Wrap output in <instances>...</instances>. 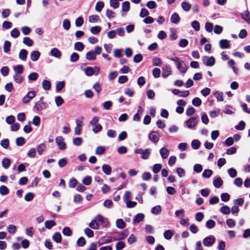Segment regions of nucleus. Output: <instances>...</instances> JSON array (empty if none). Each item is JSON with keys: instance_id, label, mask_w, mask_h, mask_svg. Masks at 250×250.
Returning a JSON list of instances; mask_svg holds the SVG:
<instances>
[{"instance_id": "obj_1", "label": "nucleus", "mask_w": 250, "mask_h": 250, "mask_svg": "<svg viewBox=\"0 0 250 250\" xmlns=\"http://www.w3.org/2000/svg\"><path fill=\"white\" fill-rule=\"evenodd\" d=\"M197 123L198 120L196 117H191L185 122V124L188 128L193 129Z\"/></svg>"}, {"instance_id": "obj_2", "label": "nucleus", "mask_w": 250, "mask_h": 250, "mask_svg": "<svg viewBox=\"0 0 250 250\" xmlns=\"http://www.w3.org/2000/svg\"><path fill=\"white\" fill-rule=\"evenodd\" d=\"M56 142L60 150H64L66 148V143L62 136H58L56 139Z\"/></svg>"}, {"instance_id": "obj_3", "label": "nucleus", "mask_w": 250, "mask_h": 250, "mask_svg": "<svg viewBox=\"0 0 250 250\" xmlns=\"http://www.w3.org/2000/svg\"><path fill=\"white\" fill-rule=\"evenodd\" d=\"M36 96V92L34 91H29L22 99V102L24 104L28 103L32 99Z\"/></svg>"}, {"instance_id": "obj_4", "label": "nucleus", "mask_w": 250, "mask_h": 250, "mask_svg": "<svg viewBox=\"0 0 250 250\" xmlns=\"http://www.w3.org/2000/svg\"><path fill=\"white\" fill-rule=\"evenodd\" d=\"M99 71V69L97 67H88L85 69V73L87 76H91L94 74H97Z\"/></svg>"}, {"instance_id": "obj_5", "label": "nucleus", "mask_w": 250, "mask_h": 250, "mask_svg": "<svg viewBox=\"0 0 250 250\" xmlns=\"http://www.w3.org/2000/svg\"><path fill=\"white\" fill-rule=\"evenodd\" d=\"M149 139L154 144L158 142L159 140V135L156 131L151 132L148 135Z\"/></svg>"}, {"instance_id": "obj_6", "label": "nucleus", "mask_w": 250, "mask_h": 250, "mask_svg": "<svg viewBox=\"0 0 250 250\" xmlns=\"http://www.w3.org/2000/svg\"><path fill=\"white\" fill-rule=\"evenodd\" d=\"M215 238L212 236H210L204 238L203 240V244L205 246L209 247L215 242Z\"/></svg>"}, {"instance_id": "obj_7", "label": "nucleus", "mask_w": 250, "mask_h": 250, "mask_svg": "<svg viewBox=\"0 0 250 250\" xmlns=\"http://www.w3.org/2000/svg\"><path fill=\"white\" fill-rule=\"evenodd\" d=\"M76 122V126L75 127V133L76 135H80L82 129L83 123L82 121L79 120H77Z\"/></svg>"}, {"instance_id": "obj_8", "label": "nucleus", "mask_w": 250, "mask_h": 250, "mask_svg": "<svg viewBox=\"0 0 250 250\" xmlns=\"http://www.w3.org/2000/svg\"><path fill=\"white\" fill-rule=\"evenodd\" d=\"M229 42H230L228 40H226V39H223V40H221L219 41V46H220V48L224 49H227V48H229V47L230 46Z\"/></svg>"}, {"instance_id": "obj_9", "label": "nucleus", "mask_w": 250, "mask_h": 250, "mask_svg": "<svg viewBox=\"0 0 250 250\" xmlns=\"http://www.w3.org/2000/svg\"><path fill=\"white\" fill-rule=\"evenodd\" d=\"M42 98L41 99V100L37 103H35L34 105V108L37 110V111H41L42 110H43L45 108V105L44 103L42 101Z\"/></svg>"}, {"instance_id": "obj_10", "label": "nucleus", "mask_w": 250, "mask_h": 250, "mask_svg": "<svg viewBox=\"0 0 250 250\" xmlns=\"http://www.w3.org/2000/svg\"><path fill=\"white\" fill-rule=\"evenodd\" d=\"M241 16L242 19L250 25V13L248 11H245L242 13Z\"/></svg>"}, {"instance_id": "obj_11", "label": "nucleus", "mask_w": 250, "mask_h": 250, "mask_svg": "<svg viewBox=\"0 0 250 250\" xmlns=\"http://www.w3.org/2000/svg\"><path fill=\"white\" fill-rule=\"evenodd\" d=\"M95 218L97 220V221H98L99 222L101 223V225H103L104 226H107L109 224L106 219H105L103 216H102L101 215H98Z\"/></svg>"}, {"instance_id": "obj_12", "label": "nucleus", "mask_w": 250, "mask_h": 250, "mask_svg": "<svg viewBox=\"0 0 250 250\" xmlns=\"http://www.w3.org/2000/svg\"><path fill=\"white\" fill-rule=\"evenodd\" d=\"M169 153V150L166 147H162L160 149V154L163 159L167 158Z\"/></svg>"}, {"instance_id": "obj_13", "label": "nucleus", "mask_w": 250, "mask_h": 250, "mask_svg": "<svg viewBox=\"0 0 250 250\" xmlns=\"http://www.w3.org/2000/svg\"><path fill=\"white\" fill-rule=\"evenodd\" d=\"M145 217V215L143 213H138L135 215L133 220V223H139L140 222L142 221Z\"/></svg>"}, {"instance_id": "obj_14", "label": "nucleus", "mask_w": 250, "mask_h": 250, "mask_svg": "<svg viewBox=\"0 0 250 250\" xmlns=\"http://www.w3.org/2000/svg\"><path fill=\"white\" fill-rule=\"evenodd\" d=\"M223 184V181L220 177L215 178L213 181L214 186L216 188H219Z\"/></svg>"}, {"instance_id": "obj_15", "label": "nucleus", "mask_w": 250, "mask_h": 250, "mask_svg": "<svg viewBox=\"0 0 250 250\" xmlns=\"http://www.w3.org/2000/svg\"><path fill=\"white\" fill-rule=\"evenodd\" d=\"M40 56V53L38 51H34L30 54L31 60L33 62L37 61Z\"/></svg>"}, {"instance_id": "obj_16", "label": "nucleus", "mask_w": 250, "mask_h": 250, "mask_svg": "<svg viewBox=\"0 0 250 250\" xmlns=\"http://www.w3.org/2000/svg\"><path fill=\"white\" fill-rule=\"evenodd\" d=\"M102 170L103 171L106 175H110L111 173L112 168L111 167L108 165H104L102 166Z\"/></svg>"}, {"instance_id": "obj_17", "label": "nucleus", "mask_w": 250, "mask_h": 250, "mask_svg": "<svg viewBox=\"0 0 250 250\" xmlns=\"http://www.w3.org/2000/svg\"><path fill=\"white\" fill-rule=\"evenodd\" d=\"M130 9V3L128 1H126L123 2L122 4V12L126 13Z\"/></svg>"}, {"instance_id": "obj_18", "label": "nucleus", "mask_w": 250, "mask_h": 250, "mask_svg": "<svg viewBox=\"0 0 250 250\" xmlns=\"http://www.w3.org/2000/svg\"><path fill=\"white\" fill-rule=\"evenodd\" d=\"M50 53L51 55L57 58H60L61 56V52L56 48L51 49Z\"/></svg>"}, {"instance_id": "obj_19", "label": "nucleus", "mask_w": 250, "mask_h": 250, "mask_svg": "<svg viewBox=\"0 0 250 250\" xmlns=\"http://www.w3.org/2000/svg\"><path fill=\"white\" fill-rule=\"evenodd\" d=\"M181 7L183 10L186 12H188L190 10L191 5L186 1H183L181 3Z\"/></svg>"}, {"instance_id": "obj_20", "label": "nucleus", "mask_w": 250, "mask_h": 250, "mask_svg": "<svg viewBox=\"0 0 250 250\" xmlns=\"http://www.w3.org/2000/svg\"><path fill=\"white\" fill-rule=\"evenodd\" d=\"M116 226L118 228L124 229L125 227V223L122 219H118L116 221Z\"/></svg>"}, {"instance_id": "obj_21", "label": "nucleus", "mask_w": 250, "mask_h": 250, "mask_svg": "<svg viewBox=\"0 0 250 250\" xmlns=\"http://www.w3.org/2000/svg\"><path fill=\"white\" fill-rule=\"evenodd\" d=\"M74 48L79 51H82L83 50L84 45L83 42H78L75 43Z\"/></svg>"}, {"instance_id": "obj_22", "label": "nucleus", "mask_w": 250, "mask_h": 250, "mask_svg": "<svg viewBox=\"0 0 250 250\" xmlns=\"http://www.w3.org/2000/svg\"><path fill=\"white\" fill-rule=\"evenodd\" d=\"M27 51L25 49H21L19 54V58L22 61H25L26 59Z\"/></svg>"}, {"instance_id": "obj_23", "label": "nucleus", "mask_w": 250, "mask_h": 250, "mask_svg": "<svg viewBox=\"0 0 250 250\" xmlns=\"http://www.w3.org/2000/svg\"><path fill=\"white\" fill-rule=\"evenodd\" d=\"M46 145L44 143H42L37 146V151L39 155H42L43 152L46 149Z\"/></svg>"}, {"instance_id": "obj_24", "label": "nucleus", "mask_w": 250, "mask_h": 250, "mask_svg": "<svg viewBox=\"0 0 250 250\" xmlns=\"http://www.w3.org/2000/svg\"><path fill=\"white\" fill-rule=\"evenodd\" d=\"M99 224L97 222V220L95 219V220H92L89 224V226L91 229H98L99 228Z\"/></svg>"}, {"instance_id": "obj_25", "label": "nucleus", "mask_w": 250, "mask_h": 250, "mask_svg": "<svg viewBox=\"0 0 250 250\" xmlns=\"http://www.w3.org/2000/svg\"><path fill=\"white\" fill-rule=\"evenodd\" d=\"M220 210L223 214L225 215H228L230 212V208L226 205L222 206L220 208Z\"/></svg>"}, {"instance_id": "obj_26", "label": "nucleus", "mask_w": 250, "mask_h": 250, "mask_svg": "<svg viewBox=\"0 0 250 250\" xmlns=\"http://www.w3.org/2000/svg\"><path fill=\"white\" fill-rule=\"evenodd\" d=\"M171 21L174 23H177L180 21V17L178 14L176 13L173 14L170 19Z\"/></svg>"}, {"instance_id": "obj_27", "label": "nucleus", "mask_w": 250, "mask_h": 250, "mask_svg": "<svg viewBox=\"0 0 250 250\" xmlns=\"http://www.w3.org/2000/svg\"><path fill=\"white\" fill-rule=\"evenodd\" d=\"M56 223L52 220L46 221L44 223V226L48 229H51L53 227L56 226Z\"/></svg>"}, {"instance_id": "obj_28", "label": "nucleus", "mask_w": 250, "mask_h": 250, "mask_svg": "<svg viewBox=\"0 0 250 250\" xmlns=\"http://www.w3.org/2000/svg\"><path fill=\"white\" fill-rule=\"evenodd\" d=\"M23 43L28 46H31L33 45V41L29 37H26L23 39Z\"/></svg>"}, {"instance_id": "obj_29", "label": "nucleus", "mask_w": 250, "mask_h": 250, "mask_svg": "<svg viewBox=\"0 0 250 250\" xmlns=\"http://www.w3.org/2000/svg\"><path fill=\"white\" fill-rule=\"evenodd\" d=\"M170 68L168 67H165L163 68L162 71V76L167 77L171 74Z\"/></svg>"}, {"instance_id": "obj_30", "label": "nucleus", "mask_w": 250, "mask_h": 250, "mask_svg": "<svg viewBox=\"0 0 250 250\" xmlns=\"http://www.w3.org/2000/svg\"><path fill=\"white\" fill-rule=\"evenodd\" d=\"M10 163L11 161L8 158H4L2 161V167L5 169H7L10 167Z\"/></svg>"}, {"instance_id": "obj_31", "label": "nucleus", "mask_w": 250, "mask_h": 250, "mask_svg": "<svg viewBox=\"0 0 250 250\" xmlns=\"http://www.w3.org/2000/svg\"><path fill=\"white\" fill-rule=\"evenodd\" d=\"M42 87L45 90H49L51 88V83L48 80H44L42 83Z\"/></svg>"}, {"instance_id": "obj_32", "label": "nucleus", "mask_w": 250, "mask_h": 250, "mask_svg": "<svg viewBox=\"0 0 250 250\" xmlns=\"http://www.w3.org/2000/svg\"><path fill=\"white\" fill-rule=\"evenodd\" d=\"M36 155V150L35 148H31L29 149L27 153L28 157L33 158H35Z\"/></svg>"}, {"instance_id": "obj_33", "label": "nucleus", "mask_w": 250, "mask_h": 250, "mask_svg": "<svg viewBox=\"0 0 250 250\" xmlns=\"http://www.w3.org/2000/svg\"><path fill=\"white\" fill-rule=\"evenodd\" d=\"M62 232L64 235L67 236H70L72 234V230L68 227H64L62 229Z\"/></svg>"}, {"instance_id": "obj_34", "label": "nucleus", "mask_w": 250, "mask_h": 250, "mask_svg": "<svg viewBox=\"0 0 250 250\" xmlns=\"http://www.w3.org/2000/svg\"><path fill=\"white\" fill-rule=\"evenodd\" d=\"M191 26L196 31H198L200 29V23L197 21H194L192 22Z\"/></svg>"}, {"instance_id": "obj_35", "label": "nucleus", "mask_w": 250, "mask_h": 250, "mask_svg": "<svg viewBox=\"0 0 250 250\" xmlns=\"http://www.w3.org/2000/svg\"><path fill=\"white\" fill-rule=\"evenodd\" d=\"M53 239L57 243H61L62 241V236L59 232H56L53 236Z\"/></svg>"}, {"instance_id": "obj_36", "label": "nucleus", "mask_w": 250, "mask_h": 250, "mask_svg": "<svg viewBox=\"0 0 250 250\" xmlns=\"http://www.w3.org/2000/svg\"><path fill=\"white\" fill-rule=\"evenodd\" d=\"M10 35L12 38H16L20 36V32L17 28H15L11 30Z\"/></svg>"}, {"instance_id": "obj_37", "label": "nucleus", "mask_w": 250, "mask_h": 250, "mask_svg": "<svg viewBox=\"0 0 250 250\" xmlns=\"http://www.w3.org/2000/svg\"><path fill=\"white\" fill-rule=\"evenodd\" d=\"M64 85L65 83L64 81L59 82L56 84V90L57 91H61L64 87Z\"/></svg>"}, {"instance_id": "obj_38", "label": "nucleus", "mask_w": 250, "mask_h": 250, "mask_svg": "<svg viewBox=\"0 0 250 250\" xmlns=\"http://www.w3.org/2000/svg\"><path fill=\"white\" fill-rule=\"evenodd\" d=\"M23 66L22 65H18L14 67V70L16 74H21L23 72Z\"/></svg>"}, {"instance_id": "obj_39", "label": "nucleus", "mask_w": 250, "mask_h": 250, "mask_svg": "<svg viewBox=\"0 0 250 250\" xmlns=\"http://www.w3.org/2000/svg\"><path fill=\"white\" fill-rule=\"evenodd\" d=\"M62 26L64 29L68 30L70 28V22L67 19H65L62 22Z\"/></svg>"}, {"instance_id": "obj_40", "label": "nucleus", "mask_w": 250, "mask_h": 250, "mask_svg": "<svg viewBox=\"0 0 250 250\" xmlns=\"http://www.w3.org/2000/svg\"><path fill=\"white\" fill-rule=\"evenodd\" d=\"M86 58L89 60H94L96 58V54L93 51H90L86 54Z\"/></svg>"}, {"instance_id": "obj_41", "label": "nucleus", "mask_w": 250, "mask_h": 250, "mask_svg": "<svg viewBox=\"0 0 250 250\" xmlns=\"http://www.w3.org/2000/svg\"><path fill=\"white\" fill-rule=\"evenodd\" d=\"M177 68L182 73H185L187 69L186 63H178Z\"/></svg>"}, {"instance_id": "obj_42", "label": "nucleus", "mask_w": 250, "mask_h": 250, "mask_svg": "<svg viewBox=\"0 0 250 250\" xmlns=\"http://www.w3.org/2000/svg\"><path fill=\"white\" fill-rule=\"evenodd\" d=\"M213 171L210 169H205L202 175L203 177L205 178H209L212 174Z\"/></svg>"}, {"instance_id": "obj_43", "label": "nucleus", "mask_w": 250, "mask_h": 250, "mask_svg": "<svg viewBox=\"0 0 250 250\" xmlns=\"http://www.w3.org/2000/svg\"><path fill=\"white\" fill-rule=\"evenodd\" d=\"M101 30V27L99 26H95L90 28L91 32L93 34H98Z\"/></svg>"}, {"instance_id": "obj_44", "label": "nucleus", "mask_w": 250, "mask_h": 250, "mask_svg": "<svg viewBox=\"0 0 250 250\" xmlns=\"http://www.w3.org/2000/svg\"><path fill=\"white\" fill-rule=\"evenodd\" d=\"M11 42L9 41H6L4 43L3 50L5 53L9 52L10 49Z\"/></svg>"}, {"instance_id": "obj_45", "label": "nucleus", "mask_w": 250, "mask_h": 250, "mask_svg": "<svg viewBox=\"0 0 250 250\" xmlns=\"http://www.w3.org/2000/svg\"><path fill=\"white\" fill-rule=\"evenodd\" d=\"M200 142L198 140H194L191 142V146L194 149H197L199 148Z\"/></svg>"}, {"instance_id": "obj_46", "label": "nucleus", "mask_w": 250, "mask_h": 250, "mask_svg": "<svg viewBox=\"0 0 250 250\" xmlns=\"http://www.w3.org/2000/svg\"><path fill=\"white\" fill-rule=\"evenodd\" d=\"M173 235L172 231L170 230H167L164 232V237L167 240H169L171 238Z\"/></svg>"}, {"instance_id": "obj_47", "label": "nucleus", "mask_w": 250, "mask_h": 250, "mask_svg": "<svg viewBox=\"0 0 250 250\" xmlns=\"http://www.w3.org/2000/svg\"><path fill=\"white\" fill-rule=\"evenodd\" d=\"M55 102L57 106H59L63 103L64 101L62 97L58 96L55 98Z\"/></svg>"}, {"instance_id": "obj_48", "label": "nucleus", "mask_w": 250, "mask_h": 250, "mask_svg": "<svg viewBox=\"0 0 250 250\" xmlns=\"http://www.w3.org/2000/svg\"><path fill=\"white\" fill-rule=\"evenodd\" d=\"M15 117L13 115L8 116L6 119V122L9 125H12L15 122Z\"/></svg>"}, {"instance_id": "obj_49", "label": "nucleus", "mask_w": 250, "mask_h": 250, "mask_svg": "<svg viewBox=\"0 0 250 250\" xmlns=\"http://www.w3.org/2000/svg\"><path fill=\"white\" fill-rule=\"evenodd\" d=\"M104 7V2L102 1H99L96 4L95 10L98 12H101Z\"/></svg>"}, {"instance_id": "obj_50", "label": "nucleus", "mask_w": 250, "mask_h": 250, "mask_svg": "<svg viewBox=\"0 0 250 250\" xmlns=\"http://www.w3.org/2000/svg\"><path fill=\"white\" fill-rule=\"evenodd\" d=\"M161 211V208L160 206H156L151 209V213L154 214H158Z\"/></svg>"}, {"instance_id": "obj_51", "label": "nucleus", "mask_w": 250, "mask_h": 250, "mask_svg": "<svg viewBox=\"0 0 250 250\" xmlns=\"http://www.w3.org/2000/svg\"><path fill=\"white\" fill-rule=\"evenodd\" d=\"M150 154V149L148 148L144 150L142 155V158L143 159H147Z\"/></svg>"}, {"instance_id": "obj_52", "label": "nucleus", "mask_w": 250, "mask_h": 250, "mask_svg": "<svg viewBox=\"0 0 250 250\" xmlns=\"http://www.w3.org/2000/svg\"><path fill=\"white\" fill-rule=\"evenodd\" d=\"M214 95L217 99V100L218 101H223V94L221 92L216 91L214 92Z\"/></svg>"}, {"instance_id": "obj_53", "label": "nucleus", "mask_w": 250, "mask_h": 250, "mask_svg": "<svg viewBox=\"0 0 250 250\" xmlns=\"http://www.w3.org/2000/svg\"><path fill=\"white\" fill-rule=\"evenodd\" d=\"M9 193L8 188L5 186H1L0 187V193L3 195H6Z\"/></svg>"}, {"instance_id": "obj_54", "label": "nucleus", "mask_w": 250, "mask_h": 250, "mask_svg": "<svg viewBox=\"0 0 250 250\" xmlns=\"http://www.w3.org/2000/svg\"><path fill=\"white\" fill-rule=\"evenodd\" d=\"M105 151V148L104 146H98L95 151V153L97 155H101L104 153Z\"/></svg>"}, {"instance_id": "obj_55", "label": "nucleus", "mask_w": 250, "mask_h": 250, "mask_svg": "<svg viewBox=\"0 0 250 250\" xmlns=\"http://www.w3.org/2000/svg\"><path fill=\"white\" fill-rule=\"evenodd\" d=\"M83 140L81 137H76L73 140V144L76 146H80L82 143Z\"/></svg>"}, {"instance_id": "obj_56", "label": "nucleus", "mask_w": 250, "mask_h": 250, "mask_svg": "<svg viewBox=\"0 0 250 250\" xmlns=\"http://www.w3.org/2000/svg\"><path fill=\"white\" fill-rule=\"evenodd\" d=\"M162 168V165L160 164H155L153 167V172L155 173H158Z\"/></svg>"}, {"instance_id": "obj_57", "label": "nucleus", "mask_w": 250, "mask_h": 250, "mask_svg": "<svg viewBox=\"0 0 250 250\" xmlns=\"http://www.w3.org/2000/svg\"><path fill=\"white\" fill-rule=\"evenodd\" d=\"M16 143L17 146H21L25 144V141L23 137H19L16 139Z\"/></svg>"}, {"instance_id": "obj_58", "label": "nucleus", "mask_w": 250, "mask_h": 250, "mask_svg": "<svg viewBox=\"0 0 250 250\" xmlns=\"http://www.w3.org/2000/svg\"><path fill=\"white\" fill-rule=\"evenodd\" d=\"M0 145L4 148H7L9 145V141L7 139L2 140L0 142Z\"/></svg>"}, {"instance_id": "obj_59", "label": "nucleus", "mask_w": 250, "mask_h": 250, "mask_svg": "<svg viewBox=\"0 0 250 250\" xmlns=\"http://www.w3.org/2000/svg\"><path fill=\"white\" fill-rule=\"evenodd\" d=\"M99 20V17L98 15H94L89 17V21L90 22H96Z\"/></svg>"}, {"instance_id": "obj_60", "label": "nucleus", "mask_w": 250, "mask_h": 250, "mask_svg": "<svg viewBox=\"0 0 250 250\" xmlns=\"http://www.w3.org/2000/svg\"><path fill=\"white\" fill-rule=\"evenodd\" d=\"M14 79L16 82L19 83H21L23 81L22 77L20 74H16L14 76Z\"/></svg>"}, {"instance_id": "obj_61", "label": "nucleus", "mask_w": 250, "mask_h": 250, "mask_svg": "<svg viewBox=\"0 0 250 250\" xmlns=\"http://www.w3.org/2000/svg\"><path fill=\"white\" fill-rule=\"evenodd\" d=\"M202 103L201 100L199 98H195L192 101V104L196 106H198L201 105Z\"/></svg>"}, {"instance_id": "obj_62", "label": "nucleus", "mask_w": 250, "mask_h": 250, "mask_svg": "<svg viewBox=\"0 0 250 250\" xmlns=\"http://www.w3.org/2000/svg\"><path fill=\"white\" fill-rule=\"evenodd\" d=\"M107 37L109 39H112L115 38L116 36V30H110L108 31L107 33Z\"/></svg>"}, {"instance_id": "obj_63", "label": "nucleus", "mask_w": 250, "mask_h": 250, "mask_svg": "<svg viewBox=\"0 0 250 250\" xmlns=\"http://www.w3.org/2000/svg\"><path fill=\"white\" fill-rule=\"evenodd\" d=\"M21 31L24 35H27L31 32V29L30 27L25 26L21 28Z\"/></svg>"}, {"instance_id": "obj_64", "label": "nucleus", "mask_w": 250, "mask_h": 250, "mask_svg": "<svg viewBox=\"0 0 250 250\" xmlns=\"http://www.w3.org/2000/svg\"><path fill=\"white\" fill-rule=\"evenodd\" d=\"M125 247V244L124 242L120 241L116 244V249L117 250H122Z\"/></svg>"}]
</instances>
